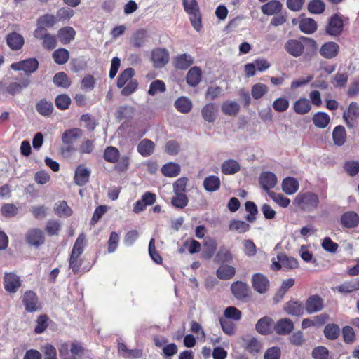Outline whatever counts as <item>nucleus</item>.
I'll list each match as a JSON object with an SVG mask.
<instances>
[{"label":"nucleus","mask_w":359,"mask_h":359,"mask_svg":"<svg viewBox=\"0 0 359 359\" xmlns=\"http://www.w3.org/2000/svg\"><path fill=\"white\" fill-rule=\"evenodd\" d=\"M147 36V31L146 29H137L133 33L130 43L133 47L140 48L144 46Z\"/></svg>","instance_id":"cd10ccee"},{"label":"nucleus","mask_w":359,"mask_h":359,"mask_svg":"<svg viewBox=\"0 0 359 359\" xmlns=\"http://www.w3.org/2000/svg\"><path fill=\"white\" fill-rule=\"evenodd\" d=\"M194 58L191 55L183 53L177 55L173 59V66L181 70H186L189 68L194 64Z\"/></svg>","instance_id":"412c9836"},{"label":"nucleus","mask_w":359,"mask_h":359,"mask_svg":"<svg viewBox=\"0 0 359 359\" xmlns=\"http://www.w3.org/2000/svg\"><path fill=\"white\" fill-rule=\"evenodd\" d=\"M341 225L346 229H353L359 224V215L354 211L343 213L340 217Z\"/></svg>","instance_id":"f3484780"},{"label":"nucleus","mask_w":359,"mask_h":359,"mask_svg":"<svg viewBox=\"0 0 359 359\" xmlns=\"http://www.w3.org/2000/svg\"><path fill=\"white\" fill-rule=\"evenodd\" d=\"M336 290L341 294L351 293L359 290V278L346 281L343 284L336 287Z\"/></svg>","instance_id":"ea45409f"},{"label":"nucleus","mask_w":359,"mask_h":359,"mask_svg":"<svg viewBox=\"0 0 359 359\" xmlns=\"http://www.w3.org/2000/svg\"><path fill=\"white\" fill-rule=\"evenodd\" d=\"M216 273L217 278L221 280H229L234 276L236 269L232 266L223 264L218 268Z\"/></svg>","instance_id":"37998d69"},{"label":"nucleus","mask_w":359,"mask_h":359,"mask_svg":"<svg viewBox=\"0 0 359 359\" xmlns=\"http://www.w3.org/2000/svg\"><path fill=\"white\" fill-rule=\"evenodd\" d=\"M55 214L58 217H69L72 214V210L70 207L68 206L65 201H58L54 208Z\"/></svg>","instance_id":"4d7b16f0"},{"label":"nucleus","mask_w":359,"mask_h":359,"mask_svg":"<svg viewBox=\"0 0 359 359\" xmlns=\"http://www.w3.org/2000/svg\"><path fill=\"white\" fill-rule=\"evenodd\" d=\"M217 111L218 109L215 104L208 103L202 108L201 115L205 121L212 123L216 119Z\"/></svg>","instance_id":"473e14b6"},{"label":"nucleus","mask_w":359,"mask_h":359,"mask_svg":"<svg viewBox=\"0 0 359 359\" xmlns=\"http://www.w3.org/2000/svg\"><path fill=\"white\" fill-rule=\"evenodd\" d=\"M36 109L39 114L43 116H48L53 113L54 107L50 101L41 99L36 103Z\"/></svg>","instance_id":"a19ab883"},{"label":"nucleus","mask_w":359,"mask_h":359,"mask_svg":"<svg viewBox=\"0 0 359 359\" xmlns=\"http://www.w3.org/2000/svg\"><path fill=\"white\" fill-rule=\"evenodd\" d=\"M299 29L305 34H313L317 30L316 22L311 18H303L299 20Z\"/></svg>","instance_id":"4c0bfd02"},{"label":"nucleus","mask_w":359,"mask_h":359,"mask_svg":"<svg viewBox=\"0 0 359 359\" xmlns=\"http://www.w3.org/2000/svg\"><path fill=\"white\" fill-rule=\"evenodd\" d=\"M277 259L281 263L283 267L287 269H294L299 267V262L297 259L288 257L284 253L278 254Z\"/></svg>","instance_id":"a18cd8bd"},{"label":"nucleus","mask_w":359,"mask_h":359,"mask_svg":"<svg viewBox=\"0 0 359 359\" xmlns=\"http://www.w3.org/2000/svg\"><path fill=\"white\" fill-rule=\"evenodd\" d=\"M156 201V195L150 191H146L141 198L135 202L133 205V212L140 213L144 211L147 206L153 205Z\"/></svg>","instance_id":"ddd939ff"},{"label":"nucleus","mask_w":359,"mask_h":359,"mask_svg":"<svg viewBox=\"0 0 359 359\" xmlns=\"http://www.w3.org/2000/svg\"><path fill=\"white\" fill-rule=\"evenodd\" d=\"M185 12L189 15L192 27L199 32L202 28V15L196 0H182Z\"/></svg>","instance_id":"7ed1b4c3"},{"label":"nucleus","mask_w":359,"mask_h":359,"mask_svg":"<svg viewBox=\"0 0 359 359\" xmlns=\"http://www.w3.org/2000/svg\"><path fill=\"white\" fill-rule=\"evenodd\" d=\"M3 284L6 291L9 293H15L22 285L20 277L11 272L4 274Z\"/></svg>","instance_id":"f8f14e48"},{"label":"nucleus","mask_w":359,"mask_h":359,"mask_svg":"<svg viewBox=\"0 0 359 359\" xmlns=\"http://www.w3.org/2000/svg\"><path fill=\"white\" fill-rule=\"evenodd\" d=\"M268 92L266 85L261 83H256L252 86L251 94L254 99L258 100L262 97Z\"/></svg>","instance_id":"69168bd1"},{"label":"nucleus","mask_w":359,"mask_h":359,"mask_svg":"<svg viewBox=\"0 0 359 359\" xmlns=\"http://www.w3.org/2000/svg\"><path fill=\"white\" fill-rule=\"evenodd\" d=\"M284 310L290 315L299 316L303 314L304 307L301 302L290 300L285 305Z\"/></svg>","instance_id":"c9c22d12"},{"label":"nucleus","mask_w":359,"mask_h":359,"mask_svg":"<svg viewBox=\"0 0 359 359\" xmlns=\"http://www.w3.org/2000/svg\"><path fill=\"white\" fill-rule=\"evenodd\" d=\"M71 98L66 94H61L56 97L55 103L56 107L60 110H66L69 107Z\"/></svg>","instance_id":"0e129e2a"},{"label":"nucleus","mask_w":359,"mask_h":359,"mask_svg":"<svg viewBox=\"0 0 359 359\" xmlns=\"http://www.w3.org/2000/svg\"><path fill=\"white\" fill-rule=\"evenodd\" d=\"M299 187V182L292 177H287L284 178L282 182L283 191L287 195L296 193Z\"/></svg>","instance_id":"7c9ffc66"},{"label":"nucleus","mask_w":359,"mask_h":359,"mask_svg":"<svg viewBox=\"0 0 359 359\" xmlns=\"http://www.w3.org/2000/svg\"><path fill=\"white\" fill-rule=\"evenodd\" d=\"M175 107L178 111L187 114L192 109V103L189 99L185 97H181L175 102Z\"/></svg>","instance_id":"603ef678"},{"label":"nucleus","mask_w":359,"mask_h":359,"mask_svg":"<svg viewBox=\"0 0 359 359\" xmlns=\"http://www.w3.org/2000/svg\"><path fill=\"white\" fill-rule=\"evenodd\" d=\"M285 50L294 57L301 56L305 47H309L312 51L317 49L316 41L311 38L302 36L299 39H290L285 43Z\"/></svg>","instance_id":"f257e3e1"},{"label":"nucleus","mask_w":359,"mask_h":359,"mask_svg":"<svg viewBox=\"0 0 359 359\" xmlns=\"http://www.w3.org/2000/svg\"><path fill=\"white\" fill-rule=\"evenodd\" d=\"M323 306L324 301L318 294L311 295L305 302V309L309 314L320 311Z\"/></svg>","instance_id":"2eb2a0df"},{"label":"nucleus","mask_w":359,"mask_h":359,"mask_svg":"<svg viewBox=\"0 0 359 359\" xmlns=\"http://www.w3.org/2000/svg\"><path fill=\"white\" fill-rule=\"evenodd\" d=\"M54 83L58 86L64 88H67L71 85V81L66 73L60 72L56 73L53 76Z\"/></svg>","instance_id":"bf43d9fd"},{"label":"nucleus","mask_w":359,"mask_h":359,"mask_svg":"<svg viewBox=\"0 0 359 359\" xmlns=\"http://www.w3.org/2000/svg\"><path fill=\"white\" fill-rule=\"evenodd\" d=\"M6 42L7 45L11 50H18L23 46L25 40L21 34L15 32H13L7 35Z\"/></svg>","instance_id":"393cba45"},{"label":"nucleus","mask_w":359,"mask_h":359,"mask_svg":"<svg viewBox=\"0 0 359 359\" xmlns=\"http://www.w3.org/2000/svg\"><path fill=\"white\" fill-rule=\"evenodd\" d=\"M295 280L294 278H290L284 280L282 284L273 297V300L276 302H278L283 299L287 292L294 285Z\"/></svg>","instance_id":"f704fd0d"},{"label":"nucleus","mask_w":359,"mask_h":359,"mask_svg":"<svg viewBox=\"0 0 359 359\" xmlns=\"http://www.w3.org/2000/svg\"><path fill=\"white\" fill-rule=\"evenodd\" d=\"M90 175V170L83 165L77 166L75 170L74 181L79 186H84L88 181Z\"/></svg>","instance_id":"aec40b11"},{"label":"nucleus","mask_w":359,"mask_h":359,"mask_svg":"<svg viewBox=\"0 0 359 359\" xmlns=\"http://www.w3.org/2000/svg\"><path fill=\"white\" fill-rule=\"evenodd\" d=\"M189 203V199L186 194L175 193L171 198V204L177 208H184Z\"/></svg>","instance_id":"13d9d810"},{"label":"nucleus","mask_w":359,"mask_h":359,"mask_svg":"<svg viewBox=\"0 0 359 359\" xmlns=\"http://www.w3.org/2000/svg\"><path fill=\"white\" fill-rule=\"evenodd\" d=\"M231 290L233 296L239 300H245L250 297V288L246 283L236 281L231 284Z\"/></svg>","instance_id":"4468645a"},{"label":"nucleus","mask_w":359,"mask_h":359,"mask_svg":"<svg viewBox=\"0 0 359 359\" xmlns=\"http://www.w3.org/2000/svg\"><path fill=\"white\" fill-rule=\"evenodd\" d=\"M33 35L35 39L41 41L43 48L51 50L56 48L57 44V37L49 33L48 30L35 29Z\"/></svg>","instance_id":"39448f33"},{"label":"nucleus","mask_w":359,"mask_h":359,"mask_svg":"<svg viewBox=\"0 0 359 359\" xmlns=\"http://www.w3.org/2000/svg\"><path fill=\"white\" fill-rule=\"evenodd\" d=\"M232 259L233 256L230 250L225 247H222L215 257V262L217 263L230 262Z\"/></svg>","instance_id":"052dcab7"},{"label":"nucleus","mask_w":359,"mask_h":359,"mask_svg":"<svg viewBox=\"0 0 359 359\" xmlns=\"http://www.w3.org/2000/svg\"><path fill=\"white\" fill-rule=\"evenodd\" d=\"M25 241L29 245L39 248L45 243L44 232L39 228H31L25 234Z\"/></svg>","instance_id":"0eeeda50"},{"label":"nucleus","mask_w":359,"mask_h":359,"mask_svg":"<svg viewBox=\"0 0 359 359\" xmlns=\"http://www.w3.org/2000/svg\"><path fill=\"white\" fill-rule=\"evenodd\" d=\"M274 329V322L269 316H264L260 318L256 324L257 331L262 334H269L272 333Z\"/></svg>","instance_id":"4be33fe9"},{"label":"nucleus","mask_w":359,"mask_h":359,"mask_svg":"<svg viewBox=\"0 0 359 359\" xmlns=\"http://www.w3.org/2000/svg\"><path fill=\"white\" fill-rule=\"evenodd\" d=\"M344 343L352 344L356 339V335L352 327L346 325L341 330Z\"/></svg>","instance_id":"774afa93"},{"label":"nucleus","mask_w":359,"mask_h":359,"mask_svg":"<svg viewBox=\"0 0 359 359\" xmlns=\"http://www.w3.org/2000/svg\"><path fill=\"white\" fill-rule=\"evenodd\" d=\"M311 103L309 100L306 97H300L293 104L294 111L299 115H304L308 114L311 109Z\"/></svg>","instance_id":"bb28decb"},{"label":"nucleus","mask_w":359,"mask_h":359,"mask_svg":"<svg viewBox=\"0 0 359 359\" xmlns=\"http://www.w3.org/2000/svg\"><path fill=\"white\" fill-rule=\"evenodd\" d=\"M82 130L78 128L66 130L62 135V142L66 146L65 150L71 152L74 150V143L82 135Z\"/></svg>","instance_id":"6e6552de"},{"label":"nucleus","mask_w":359,"mask_h":359,"mask_svg":"<svg viewBox=\"0 0 359 359\" xmlns=\"http://www.w3.org/2000/svg\"><path fill=\"white\" fill-rule=\"evenodd\" d=\"M283 8L282 4L278 0H271L264 4L261 9L264 14L272 15L279 13Z\"/></svg>","instance_id":"e433bc0d"},{"label":"nucleus","mask_w":359,"mask_h":359,"mask_svg":"<svg viewBox=\"0 0 359 359\" xmlns=\"http://www.w3.org/2000/svg\"><path fill=\"white\" fill-rule=\"evenodd\" d=\"M312 121L316 127L323 129L329 125L330 118L327 113L318 111L313 114Z\"/></svg>","instance_id":"58836bf2"},{"label":"nucleus","mask_w":359,"mask_h":359,"mask_svg":"<svg viewBox=\"0 0 359 359\" xmlns=\"http://www.w3.org/2000/svg\"><path fill=\"white\" fill-rule=\"evenodd\" d=\"M318 196L312 191L299 192L293 201V204L304 212H311L319 205Z\"/></svg>","instance_id":"f03ea898"},{"label":"nucleus","mask_w":359,"mask_h":359,"mask_svg":"<svg viewBox=\"0 0 359 359\" xmlns=\"http://www.w3.org/2000/svg\"><path fill=\"white\" fill-rule=\"evenodd\" d=\"M135 74V71L133 68L128 67L124 69L118 76L117 79V87L118 88H123L127 84L130 80H132V77Z\"/></svg>","instance_id":"864d4df0"},{"label":"nucleus","mask_w":359,"mask_h":359,"mask_svg":"<svg viewBox=\"0 0 359 359\" xmlns=\"http://www.w3.org/2000/svg\"><path fill=\"white\" fill-rule=\"evenodd\" d=\"M21 300L27 313H34L42 307L37 294L32 290L26 291L21 297Z\"/></svg>","instance_id":"20e7f679"},{"label":"nucleus","mask_w":359,"mask_h":359,"mask_svg":"<svg viewBox=\"0 0 359 359\" xmlns=\"http://www.w3.org/2000/svg\"><path fill=\"white\" fill-rule=\"evenodd\" d=\"M259 184L268 194L277 184L276 175L271 172H264L260 175Z\"/></svg>","instance_id":"a211bd4d"},{"label":"nucleus","mask_w":359,"mask_h":359,"mask_svg":"<svg viewBox=\"0 0 359 359\" xmlns=\"http://www.w3.org/2000/svg\"><path fill=\"white\" fill-rule=\"evenodd\" d=\"M202 71L200 67L195 66L191 67L187 72L186 79L187 83L192 87L196 86L201 81Z\"/></svg>","instance_id":"2f4dec72"},{"label":"nucleus","mask_w":359,"mask_h":359,"mask_svg":"<svg viewBox=\"0 0 359 359\" xmlns=\"http://www.w3.org/2000/svg\"><path fill=\"white\" fill-rule=\"evenodd\" d=\"M75 36L76 31L69 26L63 27L57 31V38L60 43L64 45L69 43L74 39Z\"/></svg>","instance_id":"a878e982"},{"label":"nucleus","mask_w":359,"mask_h":359,"mask_svg":"<svg viewBox=\"0 0 359 359\" xmlns=\"http://www.w3.org/2000/svg\"><path fill=\"white\" fill-rule=\"evenodd\" d=\"M343 29L344 22L341 15L339 13L332 15L325 27L326 34L334 37H337L341 34Z\"/></svg>","instance_id":"423d86ee"},{"label":"nucleus","mask_w":359,"mask_h":359,"mask_svg":"<svg viewBox=\"0 0 359 359\" xmlns=\"http://www.w3.org/2000/svg\"><path fill=\"white\" fill-rule=\"evenodd\" d=\"M239 163L233 159L225 161L221 167L222 173L225 175H233L240 170Z\"/></svg>","instance_id":"de8ad7c7"},{"label":"nucleus","mask_w":359,"mask_h":359,"mask_svg":"<svg viewBox=\"0 0 359 359\" xmlns=\"http://www.w3.org/2000/svg\"><path fill=\"white\" fill-rule=\"evenodd\" d=\"M346 138L347 134L345 128L341 125L337 126L332 132V140L334 144L339 147L344 145Z\"/></svg>","instance_id":"72a5a7b5"},{"label":"nucleus","mask_w":359,"mask_h":359,"mask_svg":"<svg viewBox=\"0 0 359 359\" xmlns=\"http://www.w3.org/2000/svg\"><path fill=\"white\" fill-rule=\"evenodd\" d=\"M252 286L259 294L266 293L270 287L269 278L261 273H256L252 276Z\"/></svg>","instance_id":"9d476101"},{"label":"nucleus","mask_w":359,"mask_h":359,"mask_svg":"<svg viewBox=\"0 0 359 359\" xmlns=\"http://www.w3.org/2000/svg\"><path fill=\"white\" fill-rule=\"evenodd\" d=\"M220 179L215 175H210L205 178L203 187L205 191L213 192L218 190L220 187Z\"/></svg>","instance_id":"c03bdc74"},{"label":"nucleus","mask_w":359,"mask_h":359,"mask_svg":"<svg viewBox=\"0 0 359 359\" xmlns=\"http://www.w3.org/2000/svg\"><path fill=\"white\" fill-rule=\"evenodd\" d=\"M53 58L56 64L64 65L69 58V53L66 48H60L53 52Z\"/></svg>","instance_id":"6e6d98bb"},{"label":"nucleus","mask_w":359,"mask_h":359,"mask_svg":"<svg viewBox=\"0 0 359 359\" xmlns=\"http://www.w3.org/2000/svg\"><path fill=\"white\" fill-rule=\"evenodd\" d=\"M85 246H86V236L84 233H82L78 236V237L73 245V248H72L70 255L80 257L84 251Z\"/></svg>","instance_id":"09e8293b"},{"label":"nucleus","mask_w":359,"mask_h":359,"mask_svg":"<svg viewBox=\"0 0 359 359\" xmlns=\"http://www.w3.org/2000/svg\"><path fill=\"white\" fill-rule=\"evenodd\" d=\"M250 229V224L244 221L239 219H232L229 222V230L234 231L240 233H244Z\"/></svg>","instance_id":"5fc2aeb1"},{"label":"nucleus","mask_w":359,"mask_h":359,"mask_svg":"<svg viewBox=\"0 0 359 359\" xmlns=\"http://www.w3.org/2000/svg\"><path fill=\"white\" fill-rule=\"evenodd\" d=\"M30 83L28 78L22 79L20 82L12 81L5 88L4 92L12 96L20 93L23 89L26 88Z\"/></svg>","instance_id":"6ab92c4d"},{"label":"nucleus","mask_w":359,"mask_h":359,"mask_svg":"<svg viewBox=\"0 0 359 359\" xmlns=\"http://www.w3.org/2000/svg\"><path fill=\"white\" fill-rule=\"evenodd\" d=\"M154 149L155 144L154 142L147 138L141 140L137 147L139 154L144 157L151 156L154 153Z\"/></svg>","instance_id":"c756f323"},{"label":"nucleus","mask_w":359,"mask_h":359,"mask_svg":"<svg viewBox=\"0 0 359 359\" xmlns=\"http://www.w3.org/2000/svg\"><path fill=\"white\" fill-rule=\"evenodd\" d=\"M39 62L36 58H29L11 65V68L15 71H24L26 74L30 75L37 70Z\"/></svg>","instance_id":"1a4fd4ad"},{"label":"nucleus","mask_w":359,"mask_h":359,"mask_svg":"<svg viewBox=\"0 0 359 359\" xmlns=\"http://www.w3.org/2000/svg\"><path fill=\"white\" fill-rule=\"evenodd\" d=\"M294 329V323L289 318H281L274 324V330L278 334H289Z\"/></svg>","instance_id":"5701e85b"},{"label":"nucleus","mask_w":359,"mask_h":359,"mask_svg":"<svg viewBox=\"0 0 359 359\" xmlns=\"http://www.w3.org/2000/svg\"><path fill=\"white\" fill-rule=\"evenodd\" d=\"M103 158L108 163H116L120 158V151L114 146H108L104 151Z\"/></svg>","instance_id":"79ce46f5"},{"label":"nucleus","mask_w":359,"mask_h":359,"mask_svg":"<svg viewBox=\"0 0 359 359\" xmlns=\"http://www.w3.org/2000/svg\"><path fill=\"white\" fill-rule=\"evenodd\" d=\"M343 118L346 121V123L348 127H353V123H351L349 118L351 121H353L359 118V105L357 102H351L347 111L344 113Z\"/></svg>","instance_id":"c85d7f7f"},{"label":"nucleus","mask_w":359,"mask_h":359,"mask_svg":"<svg viewBox=\"0 0 359 359\" xmlns=\"http://www.w3.org/2000/svg\"><path fill=\"white\" fill-rule=\"evenodd\" d=\"M325 337L329 340H335L340 335V328L335 323H329L324 328Z\"/></svg>","instance_id":"3c124183"},{"label":"nucleus","mask_w":359,"mask_h":359,"mask_svg":"<svg viewBox=\"0 0 359 359\" xmlns=\"http://www.w3.org/2000/svg\"><path fill=\"white\" fill-rule=\"evenodd\" d=\"M57 22V18L53 14L46 13L41 15L36 20V28L47 30L52 28Z\"/></svg>","instance_id":"b1692460"},{"label":"nucleus","mask_w":359,"mask_h":359,"mask_svg":"<svg viewBox=\"0 0 359 359\" xmlns=\"http://www.w3.org/2000/svg\"><path fill=\"white\" fill-rule=\"evenodd\" d=\"M245 210L249 213L245 218L250 223H253L256 219L258 210L256 204L252 201H247L245 204Z\"/></svg>","instance_id":"680f3d73"},{"label":"nucleus","mask_w":359,"mask_h":359,"mask_svg":"<svg viewBox=\"0 0 359 359\" xmlns=\"http://www.w3.org/2000/svg\"><path fill=\"white\" fill-rule=\"evenodd\" d=\"M269 197L281 208H287L290 203V200L282 194H277L274 191H269Z\"/></svg>","instance_id":"e2e57ef3"},{"label":"nucleus","mask_w":359,"mask_h":359,"mask_svg":"<svg viewBox=\"0 0 359 359\" xmlns=\"http://www.w3.org/2000/svg\"><path fill=\"white\" fill-rule=\"evenodd\" d=\"M240 105L235 101H226L222 104V111L226 116H236L240 111Z\"/></svg>","instance_id":"8fccbe9b"},{"label":"nucleus","mask_w":359,"mask_h":359,"mask_svg":"<svg viewBox=\"0 0 359 359\" xmlns=\"http://www.w3.org/2000/svg\"><path fill=\"white\" fill-rule=\"evenodd\" d=\"M325 5L321 0H311L308 4V11L314 14H320L324 12Z\"/></svg>","instance_id":"338daca9"},{"label":"nucleus","mask_w":359,"mask_h":359,"mask_svg":"<svg viewBox=\"0 0 359 359\" xmlns=\"http://www.w3.org/2000/svg\"><path fill=\"white\" fill-rule=\"evenodd\" d=\"M180 170L181 168L180 165L174 162L168 163L161 168L162 174L168 177L177 176L180 174Z\"/></svg>","instance_id":"49530a36"},{"label":"nucleus","mask_w":359,"mask_h":359,"mask_svg":"<svg viewBox=\"0 0 359 359\" xmlns=\"http://www.w3.org/2000/svg\"><path fill=\"white\" fill-rule=\"evenodd\" d=\"M151 61L154 67L156 68H161L164 67L169 61L170 55L168 50L163 48H157L152 50Z\"/></svg>","instance_id":"9b49d317"},{"label":"nucleus","mask_w":359,"mask_h":359,"mask_svg":"<svg viewBox=\"0 0 359 359\" xmlns=\"http://www.w3.org/2000/svg\"><path fill=\"white\" fill-rule=\"evenodd\" d=\"M319 53L325 59H333L339 53V46L334 41L325 42L321 46Z\"/></svg>","instance_id":"dca6fc26"}]
</instances>
